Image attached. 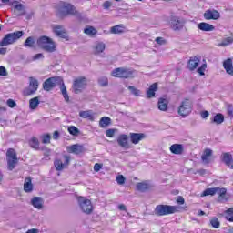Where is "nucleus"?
Segmentation results:
<instances>
[{"mask_svg":"<svg viewBox=\"0 0 233 233\" xmlns=\"http://www.w3.org/2000/svg\"><path fill=\"white\" fill-rule=\"evenodd\" d=\"M58 12L61 15V17H66L67 15H75V17H81V14L79 11L76 10V7L66 2H61L59 4Z\"/></svg>","mask_w":233,"mask_h":233,"instance_id":"1","label":"nucleus"},{"mask_svg":"<svg viewBox=\"0 0 233 233\" xmlns=\"http://www.w3.org/2000/svg\"><path fill=\"white\" fill-rule=\"evenodd\" d=\"M37 46H39V48H41L42 50H45V52H56V42H54V40H52V38L48 37V36H40L37 41Z\"/></svg>","mask_w":233,"mask_h":233,"instance_id":"2","label":"nucleus"},{"mask_svg":"<svg viewBox=\"0 0 233 233\" xmlns=\"http://www.w3.org/2000/svg\"><path fill=\"white\" fill-rule=\"evenodd\" d=\"M134 74H136V70L134 69L118 67L112 71L111 76L120 79H132L134 77Z\"/></svg>","mask_w":233,"mask_h":233,"instance_id":"3","label":"nucleus"},{"mask_svg":"<svg viewBox=\"0 0 233 233\" xmlns=\"http://www.w3.org/2000/svg\"><path fill=\"white\" fill-rule=\"evenodd\" d=\"M176 212H179L177 206L157 205L155 208L157 216H169V214H176Z\"/></svg>","mask_w":233,"mask_h":233,"instance_id":"4","label":"nucleus"},{"mask_svg":"<svg viewBox=\"0 0 233 233\" xmlns=\"http://www.w3.org/2000/svg\"><path fill=\"white\" fill-rule=\"evenodd\" d=\"M23 35H25V33L23 31L8 33L0 42V46H8V45H14V43H15V41H17L18 39H21Z\"/></svg>","mask_w":233,"mask_h":233,"instance_id":"5","label":"nucleus"},{"mask_svg":"<svg viewBox=\"0 0 233 233\" xmlns=\"http://www.w3.org/2000/svg\"><path fill=\"white\" fill-rule=\"evenodd\" d=\"M6 159H7V168L8 170H14L15 168V165H17V153L15 149L9 148L6 152Z\"/></svg>","mask_w":233,"mask_h":233,"instance_id":"6","label":"nucleus"},{"mask_svg":"<svg viewBox=\"0 0 233 233\" xmlns=\"http://www.w3.org/2000/svg\"><path fill=\"white\" fill-rule=\"evenodd\" d=\"M77 201L81 210L85 214H92V210H94V207L92 206V201H90V199H87L84 197H79Z\"/></svg>","mask_w":233,"mask_h":233,"instance_id":"7","label":"nucleus"},{"mask_svg":"<svg viewBox=\"0 0 233 233\" xmlns=\"http://www.w3.org/2000/svg\"><path fill=\"white\" fill-rule=\"evenodd\" d=\"M216 194H218L219 198H221V199H223V198H225V195L227 194V188H225V187L207 188L202 193V196H216Z\"/></svg>","mask_w":233,"mask_h":233,"instance_id":"8","label":"nucleus"},{"mask_svg":"<svg viewBox=\"0 0 233 233\" xmlns=\"http://www.w3.org/2000/svg\"><path fill=\"white\" fill-rule=\"evenodd\" d=\"M37 88H39V81L32 76L29 77V86L24 90V96H32L33 94H35Z\"/></svg>","mask_w":233,"mask_h":233,"instance_id":"9","label":"nucleus"},{"mask_svg":"<svg viewBox=\"0 0 233 233\" xmlns=\"http://www.w3.org/2000/svg\"><path fill=\"white\" fill-rule=\"evenodd\" d=\"M192 112V102L189 99H185L182 101L179 108L178 114L180 116H188Z\"/></svg>","mask_w":233,"mask_h":233,"instance_id":"10","label":"nucleus"},{"mask_svg":"<svg viewBox=\"0 0 233 233\" xmlns=\"http://www.w3.org/2000/svg\"><path fill=\"white\" fill-rule=\"evenodd\" d=\"M86 88V78L79 77L76 78L73 83V90L75 94H79V92Z\"/></svg>","mask_w":233,"mask_h":233,"instance_id":"11","label":"nucleus"},{"mask_svg":"<svg viewBox=\"0 0 233 233\" xmlns=\"http://www.w3.org/2000/svg\"><path fill=\"white\" fill-rule=\"evenodd\" d=\"M203 15L206 21H210L212 19L213 21H218V19L221 17V15L216 9H212V10L208 9L205 11Z\"/></svg>","mask_w":233,"mask_h":233,"instance_id":"12","label":"nucleus"},{"mask_svg":"<svg viewBox=\"0 0 233 233\" xmlns=\"http://www.w3.org/2000/svg\"><path fill=\"white\" fill-rule=\"evenodd\" d=\"M57 81H59V77L57 76L46 79L43 83L44 90H46V92H50V90H52V88H55L56 85H57Z\"/></svg>","mask_w":233,"mask_h":233,"instance_id":"13","label":"nucleus"},{"mask_svg":"<svg viewBox=\"0 0 233 233\" xmlns=\"http://www.w3.org/2000/svg\"><path fill=\"white\" fill-rule=\"evenodd\" d=\"M65 162L61 161V159H56L54 162L55 167L58 172H61L65 168V167H67V165L70 164V157L69 156H64Z\"/></svg>","mask_w":233,"mask_h":233,"instance_id":"14","label":"nucleus"},{"mask_svg":"<svg viewBox=\"0 0 233 233\" xmlns=\"http://www.w3.org/2000/svg\"><path fill=\"white\" fill-rule=\"evenodd\" d=\"M171 28L175 31L181 30L184 26V23L177 16H171L170 18Z\"/></svg>","mask_w":233,"mask_h":233,"instance_id":"15","label":"nucleus"},{"mask_svg":"<svg viewBox=\"0 0 233 233\" xmlns=\"http://www.w3.org/2000/svg\"><path fill=\"white\" fill-rule=\"evenodd\" d=\"M53 32L57 35V37H61L62 39H66L68 35H66V29L63 25H55L53 27Z\"/></svg>","mask_w":233,"mask_h":233,"instance_id":"16","label":"nucleus"},{"mask_svg":"<svg viewBox=\"0 0 233 233\" xmlns=\"http://www.w3.org/2000/svg\"><path fill=\"white\" fill-rule=\"evenodd\" d=\"M199 63H201V58L198 56H193L190 57L188 64H187V68L191 72L196 70L199 66Z\"/></svg>","mask_w":233,"mask_h":233,"instance_id":"17","label":"nucleus"},{"mask_svg":"<svg viewBox=\"0 0 233 233\" xmlns=\"http://www.w3.org/2000/svg\"><path fill=\"white\" fill-rule=\"evenodd\" d=\"M119 147L122 148H126V150H128L130 148V144H128V136L123 134L120 135L116 139Z\"/></svg>","mask_w":233,"mask_h":233,"instance_id":"18","label":"nucleus"},{"mask_svg":"<svg viewBox=\"0 0 233 233\" xmlns=\"http://www.w3.org/2000/svg\"><path fill=\"white\" fill-rule=\"evenodd\" d=\"M14 6V14L19 17L21 15H25L26 14V10L25 9V5L23 4H19L18 2H15Z\"/></svg>","mask_w":233,"mask_h":233,"instance_id":"19","label":"nucleus"},{"mask_svg":"<svg viewBox=\"0 0 233 233\" xmlns=\"http://www.w3.org/2000/svg\"><path fill=\"white\" fill-rule=\"evenodd\" d=\"M129 137L133 145H137L139 141H143V139H145L147 137L143 133H130Z\"/></svg>","mask_w":233,"mask_h":233,"instance_id":"20","label":"nucleus"},{"mask_svg":"<svg viewBox=\"0 0 233 233\" xmlns=\"http://www.w3.org/2000/svg\"><path fill=\"white\" fill-rule=\"evenodd\" d=\"M169 150H170L171 154H175L177 156H181V154H183L184 147H183L182 144H173L169 147Z\"/></svg>","mask_w":233,"mask_h":233,"instance_id":"21","label":"nucleus"},{"mask_svg":"<svg viewBox=\"0 0 233 233\" xmlns=\"http://www.w3.org/2000/svg\"><path fill=\"white\" fill-rule=\"evenodd\" d=\"M31 205L35 208H37V210L43 209V198H41V197H34L31 199Z\"/></svg>","mask_w":233,"mask_h":233,"instance_id":"22","label":"nucleus"},{"mask_svg":"<svg viewBox=\"0 0 233 233\" xmlns=\"http://www.w3.org/2000/svg\"><path fill=\"white\" fill-rule=\"evenodd\" d=\"M212 149H205L201 159L205 165H208L212 161Z\"/></svg>","mask_w":233,"mask_h":233,"instance_id":"23","label":"nucleus"},{"mask_svg":"<svg viewBox=\"0 0 233 233\" xmlns=\"http://www.w3.org/2000/svg\"><path fill=\"white\" fill-rule=\"evenodd\" d=\"M68 152L71 154H82V152H85V147L79 144H75L68 147Z\"/></svg>","mask_w":233,"mask_h":233,"instance_id":"24","label":"nucleus"},{"mask_svg":"<svg viewBox=\"0 0 233 233\" xmlns=\"http://www.w3.org/2000/svg\"><path fill=\"white\" fill-rule=\"evenodd\" d=\"M198 27L202 31V32H214L215 27L214 25L206 23V22H201L198 24Z\"/></svg>","mask_w":233,"mask_h":233,"instance_id":"25","label":"nucleus"},{"mask_svg":"<svg viewBox=\"0 0 233 233\" xmlns=\"http://www.w3.org/2000/svg\"><path fill=\"white\" fill-rule=\"evenodd\" d=\"M24 190L30 194L34 190V185L32 184V178L30 177H25L24 183Z\"/></svg>","mask_w":233,"mask_h":233,"instance_id":"26","label":"nucleus"},{"mask_svg":"<svg viewBox=\"0 0 233 233\" xmlns=\"http://www.w3.org/2000/svg\"><path fill=\"white\" fill-rule=\"evenodd\" d=\"M223 66L227 74H228L229 76H233V65L230 58H228L223 62Z\"/></svg>","mask_w":233,"mask_h":233,"instance_id":"27","label":"nucleus"},{"mask_svg":"<svg viewBox=\"0 0 233 233\" xmlns=\"http://www.w3.org/2000/svg\"><path fill=\"white\" fill-rule=\"evenodd\" d=\"M125 32V25H117L110 28L111 34H123Z\"/></svg>","mask_w":233,"mask_h":233,"instance_id":"28","label":"nucleus"},{"mask_svg":"<svg viewBox=\"0 0 233 233\" xmlns=\"http://www.w3.org/2000/svg\"><path fill=\"white\" fill-rule=\"evenodd\" d=\"M156 90H157V83L151 85L147 91V96L150 99L156 96Z\"/></svg>","mask_w":233,"mask_h":233,"instance_id":"29","label":"nucleus"},{"mask_svg":"<svg viewBox=\"0 0 233 233\" xmlns=\"http://www.w3.org/2000/svg\"><path fill=\"white\" fill-rule=\"evenodd\" d=\"M25 48H35V38L34 36H29L24 43Z\"/></svg>","mask_w":233,"mask_h":233,"instance_id":"30","label":"nucleus"},{"mask_svg":"<svg viewBox=\"0 0 233 233\" xmlns=\"http://www.w3.org/2000/svg\"><path fill=\"white\" fill-rule=\"evenodd\" d=\"M158 108L162 112H166V110H167V108H168V100H167L165 98H160L158 100Z\"/></svg>","mask_w":233,"mask_h":233,"instance_id":"31","label":"nucleus"},{"mask_svg":"<svg viewBox=\"0 0 233 233\" xmlns=\"http://www.w3.org/2000/svg\"><path fill=\"white\" fill-rule=\"evenodd\" d=\"M150 188V184L147 182H140L137 184V190L139 192H147Z\"/></svg>","mask_w":233,"mask_h":233,"instance_id":"32","label":"nucleus"},{"mask_svg":"<svg viewBox=\"0 0 233 233\" xmlns=\"http://www.w3.org/2000/svg\"><path fill=\"white\" fill-rule=\"evenodd\" d=\"M211 121L216 125H221V123L225 121V116H223V114L218 113L217 115L214 116Z\"/></svg>","mask_w":233,"mask_h":233,"instance_id":"33","label":"nucleus"},{"mask_svg":"<svg viewBox=\"0 0 233 233\" xmlns=\"http://www.w3.org/2000/svg\"><path fill=\"white\" fill-rule=\"evenodd\" d=\"M222 161L228 167H230V163H232V154L230 153H223L222 154Z\"/></svg>","mask_w":233,"mask_h":233,"instance_id":"34","label":"nucleus"},{"mask_svg":"<svg viewBox=\"0 0 233 233\" xmlns=\"http://www.w3.org/2000/svg\"><path fill=\"white\" fill-rule=\"evenodd\" d=\"M106 46L103 42H98L95 45V54H102L105 52Z\"/></svg>","mask_w":233,"mask_h":233,"instance_id":"35","label":"nucleus"},{"mask_svg":"<svg viewBox=\"0 0 233 233\" xmlns=\"http://www.w3.org/2000/svg\"><path fill=\"white\" fill-rule=\"evenodd\" d=\"M79 116L80 117H83V119H89V121H94V115H92V111H81Z\"/></svg>","mask_w":233,"mask_h":233,"instance_id":"36","label":"nucleus"},{"mask_svg":"<svg viewBox=\"0 0 233 233\" xmlns=\"http://www.w3.org/2000/svg\"><path fill=\"white\" fill-rule=\"evenodd\" d=\"M39 97H34L29 100V108L31 110H35L39 106Z\"/></svg>","mask_w":233,"mask_h":233,"instance_id":"37","label":"nucleus"},{"mask_svg":"<svg viewBox=\"0 0 233 233\" xmlns=\"http://www.w3.org/2000/svg\"><path fill=\"white\" fill-rule=\"evenodd\" d=\"M111 121L110 117L103 116L99 121V126L101 128H105V127H108V125H110Z\"/></svg>","mask_w":233,"mask_h":233,"instance_id":"38","label":"nucleus"},{"mask_svg":"<svg viewBox=\"0 0 233 233\" xmlns=\"http://www.w3.org/2000/svg\"><path fill=\"white\" fill-rule=\"evenodd\" d=\"M29 145L31 148H35V150H39V139H37V137H32L29 140Z\"/></svg>","mask_w":233,"mask_h":233,"instance_id":"39","label":"nucleus"},{"mask_svg":"<svg viewBox=\"0 0 233 233\" xmlns=\"http://www.w3.org/2000/svg\"><path fill=\"white\" fill-rule=\"evenodd\" d=\"M84 34L90 36L96 35V34H97V30L94 26H88L84 29Z\"/></svg>","mask_w":233,"mask_h":233,"instance_id":"40","label":"nucleus"},{"mask_svg":"<svg viewBox=\"0 0 233 233\" xmlns=\"http://www.w3.org/2000/svg\"><path fill=\"white\" fill-rule=\"evenodd\" d=\"M225 218L227 219V221L233 223V208H230L228 210H226Z\"/></svg>","mask_w":233,"mask_h":233,"instance_id":"41","label":"nucleus"},{"mask_svg":"<svg viewBox=\"0 0 233 233\" xmlns=\"http://www.w3.org/2000/svg\"><path fill=\"white\" fill-rule=\"evenodd\" d=\"M40 139L42 140V143L44 145H46L50 143V139H52V136H50V134H44L40 137Z\"/></svg>","mask_w":233,"mask_h":233,"instance_id":"42","label":"nucleus"},{"mask_svg":"<svg viewBox=\"0 0 233 233\" xmlns=\"http://www.w3.org/2000/svg\"><path fill=\"white\" fill-rule=\"evenodd\" d=\"M210 225L213 227V228H219V227H221V223L219 222V219L216 217L211 218Z\"/></svg>","mask_w":233,"mask_h":233,"instance_id":"43","label":"nucleus"},{"mask_svg":"<svg viewBox=\"0 0 233 233\" xmlns=\"http://www.w3.org/2000/svg\"><path fill=\"white\" fill-rule=\"evenodd\" d=\"M233 38L232 37H227L219 44V46H228V45H232Z\"/></svg>","mask_w":233,"mask_h":233,"instance_id":"44","label":"nucleus"},{"mask_svg":"<svg viewBox=\"0 0 233 233\" xmlns=\"http://www.w3.org/2000/svg\"><path fill=\"white\" fill-rule=\"evenodd\" d=\"M68 132L71 134V136H78L79 135V129L76 127L75 126H70L68 127Z\"/></svg>","mask_w":233,"mask_h":233,"instance_id":"45","label":"nucleus"},{"mask_svg":"<svg viewBox=\"0 0 233 233\" xmlns=\"http://www.w3.org/2000/svg\"><path fill=\"white\" fill-rule=\"evenodd\" d=\"M127 88L131 92V94H133V96H136V97H138L139 94H141V91H139V89L132 86H129Z\"/></svg>","mask_w":233,"mask_h":233,"instance_id":"46","label":"nucleus"},{"mask_svg":"<svg viewBox=\"0 0 233 233\" xmlns=\"http://www.w3.org/2000/svg\"><path fill=\"white\" fill-rule=\"evenodd\" d=\"M205 70H207V63L202 64L201 66L198 68L197 72L199 76H205Z\"/></svg>","mask_w":233,"mask_h":233,"instance_id":"47","label":"nucleus"},{"mask_svg":"<svg viewBox=\"0 0 233 233\" xmlns=\"http://www.w3.org/2000/svg\"><path fill=\"white\" fill-rule=\"evenodd\" d=\"M98 83L100 86H106L108 85V78L106 76H102L98 79Z\"/></svg>","mask_w":233,"mask_h":233,"instance_id":"48","label":"nucleus"},{"mask_svg":"<svg viewBox=\"0 0 233 233\" xmlns=\"http://www.w3.org/2000/svg\"><path fill=\"white\" fill-rule=\"evenodd\" d=\"M125 177L123 175H119L116 177V182L118 185H125Z\"/></svg>","mask_w":233,"mask_h":233,"instance_id":"49","label":"nucleus"},{"mask_svg":"<svg viewBox=\"0 0 233 233\" xmlns=\"http://www.w3.org/2000/svg\"><path fill=\"white\" fill-rule=\"evenodd\" d=\"M0 76L4 77L8 76V72L6 71V68L3 66H0Z\"/></svg>","mask_w":233,"mask_h":233,"instance_id":"50","label":"nucleus"},{"mask_svg":"<svg viewBox=\"0 0 233 233\" xmlns=\"http://www.w3.org/2000/svg\"><path fill=\"white\" fill-rule=\"evenodd\" d=\"M114 134H116V131L114 129H107L106 131V137H114Z\"/></svg>","mask_w":233,"mask_h":233,"instance_id":"51","label":"nucleus"},{"mask_svg":"<svg viewBox=\"0 0 233 233\" xmlns=\"http://www.w3.org/2000/svg\"><path fill=\"white\" fill-rule=\"evenodd\" d=\"M15 105H17L15 104V101L12 99L7 100V106H9V108H15Z\"/></svg>","mask_w":233,"mask_h":233,"instance_id":"52","label":"nucleus"},{"mask_svg":"<svg viewBox=\"0 0 233 233\" xmlns=\"http://www.w3.org/2000/svg\"><path fill=\"white\" fill-rule=\"evenodd\" d=\"M44 58H45V56H43L42 53H38L35 55L33 57L34 61H37V59H44Z\"/></svg>","mask_w":233,"mask_h":233,"instance_id":"53","label":"nucleus"},{"mask_svg":"<svg viewBox=\"0 0 233 233\" xmlns=\"http://www.w3.org/2000/svg\"><path fill=\"white\" fill-rule=\"evenodd\" d=\"M110 6H112V2H110V1L104 2L103 7L105 8V10H108V8H110Z\"/></svg>","mask_w":233,"mask_h":233,"instance_id":"54","label":"nucleus"},{"mask_svg":"<svg viewBox=\"0 0 233 233\" xmlns=\"http://www.w3.org/2000/svg\"><path fill=\"white\" fill-rule=\"evenodd\" d=\"M101 168H103V165H101L99 163L95 164V166H94L95 172H99V170H101Z\"/></svg>","mask_w":233,"mask_h":233,"instance_id":"55","label":"nucleus"},{"mask_svg":"<svg viewBox=\"0 0 233 233\" xmlns=\"http://www.w3.org/2000/svg\"><path fill=\"white\" fill-rule=\"evenodd\" d=\"M177 203H178V205H185V198H183V197H177Z\"/></svg>","mask_w":233,"mask_h":233,"instance_id":"56","label":"nucleus"},{"mask_svg":"<svg viewBox=\"0 0 233 233\" xmlns=\"http://www.w3.org/2000/svg\"><path fill=\"white\" fill-rule=\"evenodd\" d=\"M228 116L233 115V106L232 105L228 106Z\"/></svg>","mask_w":233,"mask_h":233,"instance_id":"57","label":"nucleus"},{"mask_svg":"<svg viewBox=\"0 0 233 233\" xmlns=\"http://www.w3.org/2000/svg\"><path fill=\"white\" fill-rule=\"evenodd\" d=\"M208 116H210V113H208V111H203L201 113L202 119H205V118L208 117Z\"/></svg>","mask_w":233,"mask_h":233,"instance_id":"58","label":"nucleus"},{"mask_svg":"<svg viewBox=\"0 0 233 233\" xmlns=\"http://www.w3.org/2000/svg\"><path fill=\"white\" fill-rule=\"evenodd\" d=\"M156 43H157V45H163V43H165V40L163 39V37H157Z\"/></svg>","mask_w":233,"mask_h":233,"instance_id":"59","label":"nucleus"},{"mask_svg":"<svg viewBox=\"0 0 233 233\" xmlns=\"http://www.w3.org/2000/svg\"><path fill=\"white\" fill-rule=\"evenodd\" d=\"M62 96L66 103L70 101V96H68V93H64Z\"/></svg>","mask_w":233,"mask_h":233,"instance_id":"60","label":"nucleus"},{"mask_svg":"<svg viewBox=\"0 0 233 233\" xmlns=\"http://www.w3.org/2000/svg\"><path fill=\"white\" fill-rule=\"evenodd\" d=\"M53 139L57 140L59 139V131H55L53 134Z\"/></svg>","mask_w":233,"mask_h":233,"instance_id":"61","label":"nucleus"},{"mask_svg":"<svg viewBox=\"0 0 233 233\" xmlns=\"http://www.w3.org/2000/svg\"><path fill=\"white\" fill-rule=\"evenodd\" d=\"M61 93H62V95H63V94H67L66 86H65V84H63V85L61 86Z\"/></svg>","mask_w":233,"mask_h":233,"instance_id":"62","label":"nucleus"},{"mask_svg":"<svg viewBox=\"0 0 233 233\" xmlns=\"http://www.w3.org/2000/svg\"><path fill=\"white\" fill-rule=\"evenodd\" d=\"M6 54V47H1L0 48V56H5Z\"/></svg>","mask_w":233,"mask_h":233,"instance_id":"63","label":"nucleus"},{"mask_svg":"<svg viewBox=\"0 0 233 233\" xmlns=\"http://www.w3.org/2000/svg\"><path fill=\"white\" fill-rule=\"evenodd\" d=\"M118 208L122 211H126L127 210V206H125V204H120L118 206Z\"/></svg>","mask_w":233,"mask_h":233,"instance_id":"64","label":"nucleus"}]
</instances>
